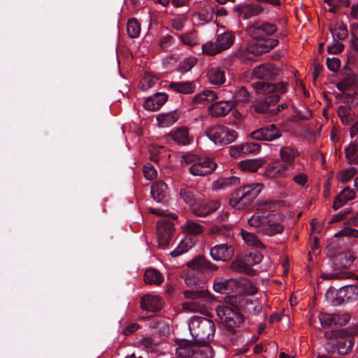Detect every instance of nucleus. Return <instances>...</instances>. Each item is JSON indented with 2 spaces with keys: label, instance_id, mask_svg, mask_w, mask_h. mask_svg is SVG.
<instances>
[{
  "label": "nucleus",
  "instance_id": "26",
  "mask_svg": "<svg viewBox=\"0 0 358 358\" xmlns=\"http://www.w3.org/2000/svg\"><path fill=\"white\" fill-rule=\"evenodd\" d=\"M168 94L164 92L155 93L153 96L148 97L144 102L146 110H157L168 100Z\"/></svg>",
  "mask_w": 358,
  "mask_h": 358
},
{
  "label": "nucleus",
  "instance_id": "4",
  "mask_svg": "<svg viewBox=\"0 0 358 358\" xmlns=\"http://www.w3.org/2000/svg\"><path fill=\"white\" fill-rule=\"evenodd\" d=\"M324 336L325 338L330 340L325 345L328 354L336 353L345 356L352 351L355 338L349 334V331L344 329H331L326 331Z\"/></svg>",
  "mask_w": 358,
  "mask_h": 358
},
{
  "label": "nucleus",
  "instance_id": "7",
  "mask_svg": "<svg viewBox=\"0 0 358 358\" xmlns=\"http://www.w3.org/2000/svg\"><path fill=\"white\" fill-rule=\"evenodd\" d=\"M262 189L261 183H252L236 189L229 199V204L237 209L249 206Z\"/></svg>",
  "mask_w": 358,
  "mask_h": 358
},
{
  "label": "nucleus",
  "instance_id": "51",
  "mask_svg": "<svg viewBox=\"0 0 358 358\" xmlns=\"http://www.w3.org/2000/svg\"><path fill=\"white\" fill-rule=\"evenodd\" d=\"M143 171L145 178L149 180H153L157 176V171L150 163H147L143 166Z\"/></svg>",
  "mask_w": 358,
  "mask_h": 358
},
{
  "label": "nucleus",
  "instance_id": "38",
  "mask_svg": "<svg viewBox=\"0 0 358 358\" xmlns=\"http://www.w3.org/2000/svg\"><path fill=\"white\" fill-rule=\"evenodd\" d=\"M345 157L358 165V142L355 141L345 148Z\"/></svg>",
  "mask_w": 358,
  "mask_h": 358
},
{
  "label": "nucleus",
  "instance_id": "52",
  "mask_svg": "<svg viewBox=\"0 0 358 358\" xmlns=\"http://www.w3.org/2000/svg\"><path fill=\"white\" fill-rule=\"evenodd\" d=\"M326 64L327 68L332 72H336L341 66V61L336 57L327 58Z\"/></svg>",
  "mask_w": 358,
  "mask_h": 358
},
{
  "label": "nucleus",
  "instance_id": "57",
  "mask_svg": "<svg viewBox=\"0 0 358 358\" xmlns=\"http://www.w3.org/2000/svg\"><path fill=\"white\" fill-rule=\"evenodd\" d=\"M350 213V210H345L343 212L338 213V214L334 215L331 220L329 222V224L340 222L344 220L347 215Z\"/></svg>",
  "mask_w": 358,
  "mask_h": 358
},
{
  "label": "nucleus",
  "instance_id": "43",
  "mask_svg": "<svg viewBox=\"0 0 358 358\" xmlns=\"http://www.w3.org/2000/svg\"><path fill=\"white\" fill-rule=\"evenodd\" d=\"M196 60L194 57H187L185 58L182 62H180L177 70L182 74H184L192 69V68L196 64Z\"/></svg>",
  "mask_w": 358,
  "mask_h": 358
},
{
  "label": "nucleus",
  "instance_id": "41",
  "mask_svg": "<svg viewBox=\"0 0 358 358\" xmlns=\"http://www.w3.org/2000/svg\"><path fill=\"white\" fill-rule=\"evenodd\" d=\"M127 30V34L131 38L138 37L141 29L139 24L136 19L131 18L128 20Z\"/></svg>",
  "mask_w": 358,
  "mask_h": 358
},
{
  "label": "nucleus",
  "instance_id": "6",
  "mask_svg": "<svg viewBox=\"0 0 358 358\" xmlns=\"http://www.w3.org/2000/svg\"><path fill=\"white\" fill-rule=\"evenodd\" d=\"M248 223L250 227L257 229V232L268 236L281 234L284 230L279 215L275 214H255L248 219Z\"/></svg>",
  "mask_w": 358,
  "mask_h": 358
},
{
  "label": "nucleus",
  "instance_id": "35",
  "mask_svg": "<svg viewBox=\"0 0 358 358\" xmlns=\"http://www.w3.org/2000/svg\"><path fill=\"white\" fill-rule=\"evenodd\" d=\"M209 81L214 85H222L225 81L224 72L220 69L212 68L208 72Z\"/></svg>",
  "mask_w": 358,
  "mask_h": 358
},
{
  "label": "nucleus",
  "instance_id": "58",
  "mask_svg": "<svg viewBox=\"0 0 358 358\" xmlns=\"http://www.w3.org/2000/svg\"><path fill=\"white\" fill-rule=\"evenodd\" d=\"M199 155L188 153L183 156V160L186 164H196Z\"/></svg>",
  "mask_w": 358,
  "mask_h": 358
},
{
  "label": "nucleus",
  "instance_id": "20",
  "mask_svg": "<svg viewBox=\"0 0 358 358\" xmlns=\"http://www.w3.org/2000/svg\"><path fill=\"white\" fill-rule=\"evenodd\" d=\"M280 136L281 131L274 124L261 127L250 134L252 138L258 141H271Z\"/></svg>",
  "mask_w": 358,
  "mask_h": 358
},
{
  "label": "nucleus",
  "instance_id": "59",
  "mask_svg": "<svg viewBox=\"0 0 358 358\" xmlns=\"http://www.w3.org/2000/svg\"><path fill=\"white\" fill-rule=\"evenodd\" d=\"M182 241H180V245L170 253L172 257H178L188 250L187 247L182 246Z\"/></svg>",
  "mask_w": 358,
  "mask_h": 358
},
{
  "label": "nucleus",
  "instance_id": "1",
  "mask_svg": "<svg viewBox=\"0 0 358 358\" xmlns=\"http://www.w3.org/2000/svg\"><path fill=\"white\" fill-rule=\"evenodd\" d=\"M187 272L185 278L186 285L192 289L185 290L183 294L190 301L184 303L182 307L191 312H203L205 304L209 301V292L205 289L206 273L218 269L203 255L194 257L187 262Z\"/></svg>",
  "mask_w": 358,
  "mask_h": 358
},
{
  "label": "nucleus",
  "instance_id": "48",
  "mask_svg": "<svg viewBox=\"0 0 358 358\" xmlns=\"http://www.w3.org/2000/svg\"><path fill=\"white\" fill-rule=\"evenodd\" d=\"M239 183L240 179L235 176L222 178L215 182V184L219 188H224L229 186L236 185Z\"/></svg>",
  "mask_w": 358,
  "mask_h": 358
},
{
  "label": "nucleus",
  "instance_id": "50",
  "mask_svg": "<svg viewBox=\"0 0 358 358\" xmlns=\"http://www.w3.org/2000/svg\"><path fill=\"white\" fill-rule=\"evenodd\" d=\"M155 81L151 75L147 73L140 82V86L142 90L145 91L154 86Z\"/></svg>",
  "mask_w": 358,
  "mask_h": 358
},
{
  "label": "nucleus",
  "instance_id": "33",
  "mask_svg": "<svg viewBox=\"0 0 358 358\" xmlns=\"http://www.w3.org/2000/svg\"><path fill=\"white\" fill-rule=\"evenodd\" d=\"M265 161L261 159L243 160L239 162V167L243 171L255 172L262 169Z\"/></svg>",
  "mask_w": 358,
  "mask_h": 358
},
{
  "label": "nucleus",
  "instance_id": "49",
  "mask_svg": "<svg viewBox=\"0 0 358 358\" xmlns=\"http://www.w3.org/2000/svg\"><path fill=\"white\" fill-rule=\"evenodd\" d=\"M357 173V170L355 167H350L343 170L339 175V180L342 182H346L352 178Z\"/></svg>",
  "mask_w": 358,
  "mask_h": 358
},
{
  "label": "nucleus",
  "instance_id": "13",
  "mask_svg": "<svg viewBox=\"0 0 358 358\" xmlns=\"http://www.w3.org/2000/svg\"><path fill=\"white\" fill-rule=\"evenodd\" d=\"M355 258L349 253H340L337 255L334 259V270H341L339 272L334 273H323L322 278L324 280L327 279H345L352 276L350 272L345 271L348 268Z\"/></svg>",
  "mask_w": 358,
  "mask_h": 358
},
{
  "label": "nucleus",
  "instance_id": "40",
  "mask_svg": "<svg viewBox=\"0 0 358 358\" xmlns=\"http://www.w3.org/2000/svg\"><path fill=\"white\" fill-rule=\"evenodd\" d=\"M336 315L328 314L326 313H322L319 315V320L321 326L323 328H327L332 325H336L338 324Z\"/></svg>",
  "mask_w": 358,
  "mask_h": 358
},
{
  "label": "nucleus",
  "instance_id": "10",
  "mask_svg": "<svg viewBox=\"0 0 358 358\" xmlns=\"http://www.w3.org/2000/svg\"><path fill=\"white\" fill-rule=\"evenodd\" d=\"M278 44L277 39H268L262 45L257 43L249 47L241 48L235 56L243 63L248 64L255 61L256 57L269 52Z\"/></svg>",
  "mask_w": 358,
  "mask_h": 358
},
{
  "label": "nucleus",
  "instance_id": "55",
  "mask_svg": "<svg viewBox=\"0 0 358 358\" xmlns=\"http://www.w3.org/2000/svg\"><path fill=\"white\" fill-rule=\"evenodd\" d=\"M344 50L343 44L341 43H335L332 45L327 47V52L329 54H338Z\"/></svg>",
  "mask_w": 358,
  "mask_h": 358
},
{
  "label": "nucleus",
  "instance_id": "29",
  "mask_svg": "<svg viewBox=\"0 0 358 358\" xmlns=\"http://www.w3.org/2000/svg\"><path fill=\"white\" fill-rule=\"evenodd\" d=\"M237 286V282L232 279L223 280L217 278L213 283V289L220 294H227L234 290Z\"/></svg>",
  "mask_w": 358,
  "mask_h": 358
},
{
  "label": "nucleus",
  "instance_id": "19",
  "mask_svg": "<svg viewBox=\"0 0 358 358\" xmlns=\"http://www.w3.org/2000/svg\"><path fill=\"white\" fill-rule=\"evenodd\" d=\"M176 355L178 358H208L205 350L187 341L179 345Z\"/></svg>",
  "mask_w": 358,
  "mask_h": 358
},
{
  "label": "nucleus",
  "instance_id": "56",
  "mask_svg": "<svg viewBox=\"0 0 358 358\" xmlns=\"http://www.w3.org/2000/svg\"><path fill=\"white\" fill-rule=\"evenodd\" d=\"M139 328V324L138 323H131L128 324L127 327H124L122 330V334L127 336L130 335L132 333L136 331Z\"/></svg>",
  "mask_w": 358,
  "mask_h": 358
},
{
  "label": "nucleus",
  "instance_id": "36",
  "mask_svg": "<svg viewBox=\"0 0 358 358\" xmlns=\"http://www.w3.org/2000/svg\"><path fill=\"white\" fill-rule=\"evenodd\" d=\"M241 235L247 245L255 248H264L263 244L253 232L248 231L245 229H241Z\"/></svg>",
  "mask_w": 358,
  "mask_h": 358
},
{
  "label": "nucleus",
  "instance_id": "8",
  "mask_svg": "<svg viewBox=\"0 0 358 358\" xmlns=\"http://www.w3.org/2000/svg\"><path fill=\"white\" fill-rule=\"evenodd\" d=\"M188 325L192 336L198 341L212 339L215 332L214 322L203 317H193Z\"/></svg>",
  "mask_w": 358,
  "mask_h": 358
},
{
  "label": "nucleus",
  "instance_id": "63",
  "mask_svg": "<svg viewBox=\"0 0 358 358\" xmlns=\"http://www.w3.org/2000/svg\"><path fill=\"white\" fill-rule=\"evenodd\" d=\"M343 80L348 86L349 88L355 85L357 83V78L355 75H349L343 79Z\"/></svg>",
  "mask_w": 358,
  "mask_h": 358
},
{
  "label": "nucleus",
  "instance_id": "16",
  "mask_svg": "<svg viewBox=\"0 0 358 358\" xmlns=\"http://www.w3.org/2000/svg\"><path fill=\"white\" fill-rule=\"evenodd\" d=\"M234 36L231 33L224 32L217 36L215 42L210 41L202 45L204 54L215 55L229 49L234 43Z\"/></svg>",
  "mask_w": 358,
  "mask_h": 358
},
{
  "label": "nucleus",
  "instance_id": "14",
  "mask_svg": "<svg viewBox=\"0 0 358 358\" xmlns=\"http://www.w3.org/2000/svg\"><path fill=\"white\" fill-rule=\"evenodd\" d=\"M278 30L277 26L268 22H256L247 28L248 35L257 41V44L262 45L268 39H272L269 36L274 34Z\"/></svg>",
  "mask_w": 358,
  "mask_h": 358
},
{
  "label": "nucleus",
  "instance_id": "61",
  "mask_svg": "<svg viewBox=\"0 0 358 358\" xmlns=\"http://www.w3.org/2000/svg\"><path fill=\"white\" fill-rule=\"evenodd\" d=\"M240 148L241 145L229 147V155L234 158L243 155V154L241 152V150Z\"/></svg>",
  "mask_w": 358,
  "mask_h": 358
},
{
  "label": "nucleus",
  "instance_id": "34",
  "mask_svg": "<svg viewBox=\"0 0 358 358\" xmlns=\"http://www.w3.org/2000/svg\"><path fill=\"white\" fill-rule=\"evenodd\" d=\"M169 87L178 93L192 94L194 92L195 87L192 82H178L171 83Z\"/></svg>",
  "mask_w": 358,
  "mask_h": 358
},
{
  "label": "nucleus",
  "instance_id": "39",
  "mask_svg": "<svg viewBox=\"0 0 358 358\" xmlns=\"http://www.w3.org/2000/svg\"><path fill=\"white\" fill-rule=\"evenodd\" d=\"M231 268L234 271L245 273L248 275H254L255 271L251 266L242 261L235 260L231 264Z\"/></svg>",
  "mask_w": 358,
  "mask_h": 358
},
{
  "label": "nucleus",
  "instance_id": "5",
  "mask_svg": "<svg viewBox=\"0 0 358 358\" xmlns=\"http://www.w3.org/2000/svg\"><path fill=\"white\" fill-rule=\"evenodd\" d=\"M199 192L193 186H185L181 188L179 192L180 198L187 205L194 207L192 212L195 215L205 217L218 209L220 205L216 201L200 204Z\"/></svg>",
  "mask_w": 358,
  "mask_h": 358
},
{
  "label": "nucleus",
  "instance_id": "22",
  "mask_svg": "<svg viewBox=\"0 0 358 358\" xmlns=\"http://www.w3.org/2000/svg\"><path fill=\"white\" fill-rule=\"evenodd\" d=\"M279 73V69L271 64H263L254 68L252 75L255 78L272 80Z\"/></svg>",
  "mask_w": 358,
  "mask_h": 358
},
{
  "label": "nucleus",
  "instance_id": "25",
  "mask_svg": "<svg viewBox=\"0 0 358 358\" xmlns=\"http://www.w3.org/2000/svg\"><path fill=\"white\" fill-rule=\"evenodd\" d=\"M234 107L231 101H217L208 106L210 115L214 117H222L226 116Z\"/></svg>",
  "mask_w": 358,
  "mask_h": 358
},
{
  "label": "nucleus",
  "instance_id": "18",
  "mask_svg": "<svg viewBox=\"0 0 358 358\" xmlns=\"http://www.w3.org/2000/svg\"><path fill=\"white\" fill-rule=\"evenodd\" d=\"M217 167V164L212 158L199 156L196 164L189 167V172L194 176H204L211 173Z\"/></svg>",
  "mask_w": 358,
  "mask_h": 358
},
{
  "label": "nucleus",
  "instance_id": "45",
  "mask_svg": "<svg viewBox=\"0 0 358 358\" xmlns=\"http://www.w3.org/2000/svg\"><path fill=\"white\" fill-rule=\"evenodd\" d=\"M329 30L334 40L343 41L348 35L347 26L344 24L337 28H330Z\"/></svg>",
  "mask_w": 358,
  "mask_h": 358
},
{
  "label": "nucleus",
  "instance_id": "37",
  "mask_svg": "<svg viewBox=\"0 0 358 358\" xmlns=\"http://www.w3.org/2000/svg\"><path fill=\"white\" fill-rule=\"evenodd\" d=\"M212 233L226 238H231L233 236V230L230 225H215L212 228Z\"/></svg>",
  "mask_w": 358,
  "mask_h": 358
},
{
  "label": "nucleus",
  "instance_id": "3",
  "mask_svg": "<svg viewBox=\"0 0 358 358\" xmlns=\"http://www.w3.org/2000/svg\"><path fill=\"white\" fill-rule=\"evenodd\" d=\"M298 154L296 150L289 146L282 147L280 156L283 162L275 161L268 164L261 169L259 174L268 178L287 177L291 173L295 157Z\"/></svg>",
  "mask_w": 358,
  "mask_h": 358
},
{
  "label": "nucleus",
  "instance_id": "53",
  "mask_svg": "<svg viewBox=\"0 0 358 358\" xmlns=\"http://www.w3.org/2000/svg\"><path fill=\"white\" fill-rule=\"evenodd\" d=\"M262 255L257 251L250 252L247 257V262L251 264H257L262 262Z\"/></svg>",
  "mask_w": 358,
  "mask_h": 358
},
{
  "label": "nucleus",
  "instance_id": "42",
  "mask_svg": "<svg viewBox=\"0 0 358 358\" xmlns=\"http://www.w3.org/2000/svg\"><path fill=\"white\" fill-rule=\"evenodd\" d=\"M217 99L215 92L211 90H204L203 92L197 94L194 97V101L198 103L205 101H213Z\"/></svg>",
  "mask_w": 358,
  "mask_h": 358
},
{
  "label": "nucleus",
  "instance_id": "30",
  "mask_svg": "<svg viewBox=\"0 0 358 358\" xmlns=\"http://www.w3.org/2000/svg\"><path fill=\"white\" fill-rule=\"evenodd\" d=\"M172 139L179 145H189L192 138L189 136V129L186 127H181L170 133Z\"/></svg>",
  "mask_w": 358,
  "mask_h": 358
},
{
  "label": "nucleus",
  "instance_id": "21",
  "mask_svg": "<svg viewBox=\"0 0 358 358\" xmlns=\"http://www.w3.org/2000/svg\"><path fill=\"white\" fill-rule=\"evenodd\" d=\"M210 255L215 261L227 262L234 255V248L227 243L216 245L210 248Z\"/></svg>",
  "mask_w": 358,
  "mask_h": 358
},
{
  "label": "nucleus",
  "instance_id": "11",
  "mask_svg": "<svg viewBox=\"0 0 358 358\" xmlns=\"http://www.w3.org/2000/svg\"><path fill=\"white\" fill-rule=\"evenodd\" d=\"M216 313L220 321L225 324L226 329L232 333L235 332L234 328L239 327L245 320L239 310L225 301L224 304L216 308Z\"/></svg>",
  "mask_w": 358,
  "mask_h": 358
},
{
  "label": "nucleus",
  "instance_id": "12",
  "mask_svg": "<svg viewBox=\"0 0 358 358\" xmlns=\"http://www.w3.org/2000/svg\"><path fill=\"white\" fill-rule=\"evenodd\" d=\"M224 301L241 312L257 315L262 310V306L258 301L252 300L245 295H229L224 297Z\"/></svg>",
  "mask_w": 358,
  "mask_h": 358
},
{
  "label": "nucleus",
  "instance_id": "46",
  "mask_svg": "<svg viewBox=\"0 0 358 358\" xmlns=\"http://www.w3.org/2000/svg\"><path fill=\"white\" fill-rule=\"evenodd\" d=\"M337 113L341 121L344 125H349L352 118L350 117V108L346 106H340L337 109Z\"/></svg>",
  "mask_w": 358,
  "mask_h": 358
},
{
  "label": "nucleus",
  "instance_id": "62",
  "mask_svg": "<svg viewBox=\"0 0 358 358\" xmlns=\"http://www.w3.org/2000/svg\"><path fill=\"white\" fill-rule=\"evenodd\" d=\"M293 180L296 184L303 186L307 182V176L304 173H299L294 177Z\"/></svg>",
  "mask_w": 358,
  "mask_h": 358
},
{
  "label": "nucleus",
  "instance_id": "64",
  "mask_svg": "<svg viewBox=\"0 0 358 358\" xmlns=\"http://www.w3.org/2000/svg\"><path fill=\"white\" fill-rule=\"evenodd\" d=\"M323 69V66L322 64L319 63H315L314 65V71L313 73V78L314 80H316L317 77L319 76V74Z\"/></svg>",
  "mask_w": 358,
  "mask_h": 358
},
{
  "label": "nucleus",
  "instance_id": "24",
  "mask_svg": "<svg viewBox=\"0 0 358 358\" xmlns=\"http://www.w3.org/2000/svg\"><path fill=\"white\" fill-rule=\"evenodd\" d=\"M141 308L148 312L156 313L160 310L164 305L162 298L157 296L145 295L141 299Z\"/></svg>",
  "mask_w": 358,
  "mask_h": 358
},
{
  "label": "nucleus",
  "instance_id": "44",
  "mask_svg": "<svg viewBox=\"0 0 358 358\" xmlns=\"http://www.w3.org/2000/svg\"><path fill=\"white\" fill-rule=\"evenodd\" d=\"M185 230L189 234L198 235L203 233V227L194 221L187 220L185 226Z\"/></svg>",
  "mask_w": 358,
  "mask_h": 358
},
{
  "label": "nucleus",
  "instance_id": "27",
  "mask_svg": "<svg viewBox=\"0 0 358 358\" xmlns=\"http://www.w3.org/2000/svg\"><path fill=\"white\" fill-rule=\"evenodd\" d=\"M356 194L355 191L350 188H344L335 198L333 203V209L337 210L343 207L348 201H351L355 198Z\"/></svg>",
  "mask_w": 358,
  "mask_h": 358
},
{
  "label": "nucleus",
  "instance_id": "31",
  "mask_svg": "<svg viewBox=\"0 0 358 358\" xmlns=\"http://www.w3.org/2000/svg\"><path fill=\"white\" fill-rule=\"evenodd\" d=\"M180 114L177 110L167 113L159 114L157 116V121L161 127H168L173 125L180 118Z\"/></svg>",
  "mask_w": 358,
  "mask_h": 358
},
{
  "label": "nucleus",
  "instance_id": "32",
  "mask_svg": "<svg viewBox=\"0 0 358 358\" xmlns=\"http://www.w3.org/2000/svg\"><path fill=\"white\" fill-rule=\"evenodd\" d=\"M144 281L148 285H161L164 281V276L156 268H150L144 273Z\"/></svg>",
  "mask_w": 358,
  "mask_h": 358
},
{
  "label": "nucleus",
  "instance_id": "60",
  "mask_svg": "<svg viewBox=\"0 0 358 358\" xmlns=\"http://www.w3.org/2000/svg\"><path fill=\"white\" fill-rule=\"evenodd\" d=\"M352 231H354L353 228L345 227L341 231L336 233L335 234V237H341V236L352 237V235H353Z\"/></svg>",
  "mask_w": 358,
  "mask_h": 358
},
{
  "label": "nucleus",
  "instance_id": "15",
  "mask_svg": "<svg viewBox=\"0 0 358 358\" xmlns=\"http://www.w3.org/2000/svg\"><path fill=\"white\" fill-rule=\"evenodd\" d=\"M206 135L215 143L227 145L234 142L238 135L235 130L223 125H215L206 131Z\"/></svg>",
  "mask_w": 358,
  "mask_h": 358
},
{
  "label": "nucleus",
  "instance_id": "54",
  "mask_svg": "<svg viewBox=\"0 0 358 358\" xmlns=\"http://www.w3.org/2000/svg\"><path fill=\"white\" fill-rule=\"evenodd\" d=\"M249 93L247 90L242 87L238 90H236L234 93V98L236 101H245L248 99Z\"/></svg>",
  "mask_w": 358,
  "mask_h": 358
},
{
  "label": "nucleus",
  "instance_id": "47",
  "mask_svg": "<svg viewBox=\"0 0 358 358\" xmlns=\"http://www.w3.org/2000/svg\"><path fill=\"white\" fill-rule=\"evenodd\" d=\"M241 152L245 155L248 154H256L261 148L260 144L253 142H247L241 145Z\"/></svg>",
  "mask_w": 358,
  "mask_h": 358
},
{
  "label": "nucleus",
  "instance_id": "2",
  "mask_svg": "<svg viewBox=\"0 0 358 358\" xmlns=\"http://www.w3.org/2000/svg\"><path fill=\"white\" fill-rule=\"evenodd\" d=\"M254 85L264 94V96L259 98L254 105L255 111L259 114L273 113V108L271 106L279 101L280 94L287 92V83L257 82Z\"/></svg>",
  "mask_w": 358,
  "mask_h": 358
},
{
  "label": "nucleus",
  "instance_id": "9",
  "mask_svg": "<svg viewBox=\"0 0 358 358\" xmlns=\"http://www.w3.org/2000/svg\"><path fill=\"white\" fill-rule=\"evenodd\" d=\"M331 305L337 306L358 300V285H345L336 290L329 289L325 294Z\"/></svg>",
  "mask_w": 358,
  "mask_h": 358
},
{
  "label": "nucleus",
  "instance_id": "23",
  "mask_svg": "<svg viewBox=\"0 0 358 358\" xmlns=\"http://www.w3.org/2000/svg\"><path fill=\"white\" fill-rule=\"evenodd\" d=\"M264 7L259 4L243 3L238 5L235 10L244 20L259 15L264 10Z\"/></svg>",
  "mask_w": 358,
  "mask_h": 358
},
{
  "label": "nucleus",
  "instance_id": "17",
  "mask_svg": "<svg viewBox=\"0 0 358 358\" xmlns=\"http://www.w3.org/2000/svg\"><path fill=\"white\" fill-rule=\"evenodd\" d=\"M174 233L175 227L172 221L165 217L159 220L157 224V238L159 248L164 249L168 247Z\"/></svg>",
  "mask_w": 358,
  "mask_h": 358
},
{
  "label": "nucleus",
  "instance_id": "28",
  "mask_svg": "<svg viewBox=\"0 0 358 358\" xmlns=\"http://www.w3.org/2000/svg\"><path fill=\"white\" fill-rule=\"evenodd\" d=\"M151 195L158 203H165L167 195V185L163 181H157L151 187Z\"/></svg>",
  "mask_w": 358,
  "mask_h": 358
}]
</instances>
